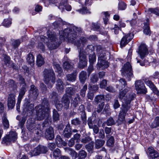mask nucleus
I'll return each mask as SVG.
<instances>
[{"instance_id":"f257e3e1","label":"nucleus","mask_w":159,"mask_h":159,"mask_svg":"<svg viewBox=\"0 0 159 159\" xmlns=\"http://www.w3.org/2000/svg\"><path fill=\"white\" fill-rule=\"evenodd\" d=\"M81 31L80 28L71 25L65 29L63 31H59L60 38H63L64 39H67L69 42L74 43L78 49H80L81 48L83 49V47L87 42V38L82 37L79 40H76L78 36V34Z\"/></svg>"},{"instance_id":"f03ea898","label":"nucleus","mask_w":159,"mask_h":159,"mask_svg":"<svg viewBox=\"0 0 159 159\" xmlns=\"http://www.w3.org/2000/svg\"><path fill=\"white\" fill-rule=\"evenodd\" d=\"M36 116L38 120H42L46 118L43 123V127L48 126L51 122V119L49 116L50 108L48 101L44 99L41 104L36 107Z\"/></svg>"},{"instance_id":"7ed1b4c3","label":"nucleus","mask_w":159,"mask_h":159,"mask_svg":"<svg viewBox=\"0 0 159 159\" xmlns=\"http://www.w3.org/2000/svg\"><path fill=\"white\" fill-rule=\"evenodd\" d=\"M135 97V94L131 93L129 95L127 100L123 104H122L119 112L118 117V120L121 122L125 121V116L128 114V112L129 111L131 106L130 103L131 101L133 100Z\"/></svg>"},{"instance_id":"20e7f679","label":"nucleus","mask_w":159,"mask_h":159,"mask_svg":"<svg viewBox=\"0 0 159 159\" xmlns=\"http://www.w3.org/2000/svg\"><path fill=\"white\" fill-rule=\"evenodd\" d=\"M44 81L49 88H51L55 82V73L53 70L45 69L43 71Z\"/></svg>"},{"instance_id":"39448f33","label":"nucleus","mask_w":159,"mask_h":159,"mask_svg":"<svg viewBox=\"0 0 159 159\" xmlns=\"http://www.w3.org/2000/svg\"><path fill=\"white\" fill-rule=\"evenodd\" d=\"M48 42L47 46L50 50L56 49L59 46L56 34L48 30L47 32Z\"/></svg>"},{"instance_id":"423d86ee","label":"nucleus","mask_w":159,"mask_h":159,"mask_svg":"<svg viewBox=\"0 0 159 159\" xmlns=\"http://www.w3.org/2000/svg\"><path fill=\"white\" fill-rule=\"evenodd\" d=\"M122 75L126 77L128 81L131 80L133 77V74L132 69V66L129 62L124 64L122 70Z\"/></svg>"},{"instance_id":"0eeeda50","label":"nucleus","mask_w":159,"mask_h":159,"mask_svg":"<svg viewBox=\"0 0 159 159\" xmlns=\"http://www.w3.org/2000/svg\"><path fill=\"white\" fill-rule=\"evenodd\" d=\"M82 49L80 48L79 52V67L81 68H83L87 66V60L86 55L83 52H81Z\"/></svg>"},{"instance_id":"6e6552de","label":"nucleus","mask_w":159,"mask_h":159,"mask_svg":"<svg viewBox=\"0 0 159 159\" xmlns=\"http://www.w3.org/2000/svg\"><path fill=\"white\" fill-rule=\"evenodd\" d=\"M135 87L136 90L138 93L145 94L147 92L144 84L141 80H138L135 81Z\"/></svg>"},{"instance_id":"1a4fd4ad","label":"nucleus","mask_w":159,"mask_h":159,"mask_svg":"<svg viewBox=\"0 0 159 159\" xmlns=\"http://www.w3.org/2000/svg\"><path fill=\"white\" fill-rule=\"evenodd\" d=\"M17 134L16 132L10 131L8 135L3 139L2 143L7 144L11 141H14L16 139Z\"/></svg>"},{"instance_id":"9d476101","label":"nucleus","mask_w":159,"mask_h":159,"mask_svg":"<svg viewBox=\"0 0 159 159\" xmlns=\"http://www.w3.org/2000/svg\"><path fill=\"white\" fill-rule=\"evenodd\" d=\"M96 47L97 54L98 57V60H106V51L104 48L100 45L96 46Z\"/></svg>"},{"instance_id":"9b49d317","label":"nucleus","mask_w":159,"mask_h":159,"mask_svg":"<svg viewBox=\"0 0 159 159\" xmlns=\"http://www.w3.org/2000/svg\"><path fill=\"white\" fill-rule=\"evenodd\" d=\"M134 35L131 33H128L124 35L120 42L121 47H124L132 39Z\"/></svg>"},{"instance_id":"f8f14e48","label":"nucleus","mask_w":159,"mask_h":159,"mask_svg":"<svg viewBox=\"0 0 159 159\" xmlns=\"http://www.w3.org/2000/svg\"><path fill=\"white\" fill-rule=\"evenodd\" d=\"M16 95L14 93H11L8 95L7 102V106L9 109H12L15 106Z\"/></svg>"},{"instance_id":"ddd939ff","label":"nucleus","mask_w":159,"mask_h":159,"mask_svg":"<svg viewBox=\"0 0 159 159\" xmlns=\"http://www.w3.org/2000/svg\"><path fill=\"white\" fill-rule=\"evenodd\" d=\"M138 53L142 59H143L147 55L148 49L146 45L145 44H141L139 48Z\"/></svg>"},{"instance_id":"4468645a","label":"nucleus","mask_w":159,"mask_h":159,"mask_svg":"<svg viewBox=\"0 0 159 159\" xmlns=\"http://www.w3.org/2000/svg\"><path fill=\"white\" fill-rule=\"evenodd\" d=\"M35 120L34 118H30L27 121V127L30 131L34 132L35 129Z\"/></svg>"},{"instance_id":"2eb2a0df","label":"nucleus","mask_w":159,"mask_h":159,"mask_svg":"<svg viewBox=\"0 0 159 159\" xmlns=\"http://www.w3.org/2000/svg\"><path fill=\"white\" fill-rule=\"evenodd\" d=\"M97 68L98 70H102L109 66V63L106 60H98Z\"/></svg>"},{"instance_id":"dca6fc26","label":"nucleus","mask_w":159,"mask_h":159,"mask_svg":"<svg viewBox=\"0 0 159 159\" xmlns=\"http://www.w3.org/2000/svg\"><path fill=\"white\" fill-rule=\"evenodd\" d=\"M53 129L52 127H49L47 129L45 132V137L47 139L51 140L54 138Z\"/></svg>"},{"instance_id":"f3484780","label":"nucleus","mask_w":159,"mask_h":159,"mask_svg":"<svg viewBox=\"0 0 159 159\" xmlns=\"http://www.w3.org/2000/svg\"><path fill=\"white\" fill-rule=\"evenodd\" d=\"M61 102L63 106V107L66 109H67L69 107L70 101L66 94L63 95L61 98Z\"/></svg>"},{"instance_id":"a211bd4d","label":"nucleus","mask_w":159,"mask_h":159,"mask_svg":"<svg viewBox=\"0 0 159 159\" xmlns=\"http://www.w3.org/2000/svg\"><path fill=\"white\" fill-rule=\"evenodd\" d=\"M72 134L71 129L69 124L66 126L62 134L63 136L66 138H69Z\"/></svg>"},{"instance_id":"6ab92c4d","label":"nucleus","mask_w":159,"mask_h":159,"mask_svg":"<svg viewBox=\"0 0 159 159\" xmlns=\"http://www.w3.org/2000/svg\"><path fill=\"white\" fill-rule=\"evenodd\" d=\"M67 0H62L59 6V8L60 9H61L62 11L65 8L66 10L70 11L71 9V6L67 4Z\"/></svg>"},{"instance_id":"aec40b11","label":"nucleus","mask_w":159,"mask_h":159,"mask_svg":"<svg viewBox=\"0 0 159 159\" xmlns=\"http://www.w3.org/2000/svg\"><path fill=\"white\" fill-rule=\"evenodd\" d=\"M145 82L146 84L152 89L155 93L159 96V91L157 90L152 81L149 80H146Z\"/></svg>"},{"instance_id":"412c9836","label":"nucleus","mask_w":159,"mask_h":159,"mask_svg":"<svg viewBox=\"0 0 159 159\" xmlns=\"http://www.w3.org/2000/svg\"><path fill=\"white\" fill-rule=\"evenodd\" d=\"M56 143L57 146L59 147H61L62 145L66 146L67 145V143L63 141L60 135H57L56 139Z\"/></svg>"},{"instance_id":"4be33fe9","label":"nucleus","mask_w":159,"mask_h":159,"mask_svg":"<svg viewBox=\"0 0 159 159\" xmlns=\"http://www.w3.org/2000/svg\"><path fill=\"white\" fill-rule=\"evenodd\" d=\"M80 99V95L78 93L76 94V96L72 99L71 102L72 106L75 108L78 105Z\"/></svg>"},{"instance_id":"5701e85b","label":"nucleus","mask_w":159,"mask_h":159,"mask_svg":"<svg viewBox=\"0 0 159 159\" xmlns=\"http://www.w3.org/2000/svg\"><path fill=\"white\" fill-rule=\"evenodd\" d=\"M21 89L20 90L19 96L18 99L21 100L25 95L26 91V85L23 84L22 86H21Z\"/></svg>"},{"instance_id":"b1692460","label":"nucleus","mask_w":159,"mask_h":159,"mask_svg":"<svg viewBox=\"0 0 159 159\" xmlns=\"http://www.w3.org/2000/svg\"><path fill=\"white\" fill-rule=\"evenodd\" d=\"M64 149L68 152L73 159H75L77 157V153L74 150L69 148H65Z\"/></svg>"},{"instance_id":"393cba45","label":"nucleus","mask_w":159,"mask_h":159,"mask_svg":"<svg viewBox=\"0 0 159 159\" xmlns=\"http://www.w3.org/2000/svg\"><path fill=\"white\" fill-rule=\"evenodd\" d=\"M64 84L62 80L60 79H57L56 81V88L59 91H62L64 89Z\"/></svg>"},{"instance_id":"a878e982","label":"nucleus","mask_w":159,"mask_h":159,"mask_svg":"<svg viewBox=\"0 0 159 159\" xmlns=\"http://www.w3.org/2000/svg\"><path fill=\"white\" fill-rule=\"evenodd\" d=\"M30 92L31 94H32L33 97L35 98H37L39 94L38 89L34 85L31 86Z\"/></svg>"},{"instance_id":"bb28decb","label":"nucleus","mask_w":159,"mask_h":159,"mask_svg":"<svg viewBox=\"0 0 159 159\" xmlns=\"http://www.w3.org/2000/svg\"><path fill=\"white\" fill-rule=\"evenodd\" d=\"M105 141L104 140L97 139L95 141V147L96 149H99L101 148L104 144Z\"/></svg>"},{"instance_id":"cd10ccee","label":"nucleus","mask_w":159,"mask_h":159,"mask_svg":"<svg viewBox=\"0 0 159 159\" xmlns=\"http://www.w3.org/2000/svg\"><path fill=\"white\" fill-rule=\"evenodd\" d=\"M119 84L117 85V87L120 90L124 88L127 84L125 80L123 79H120L119 81Z\"/></svg>"},{"instance_id":"c85d7f7f","label":"nucleus","mask_w":159,"mask_h":159,"mask_svg":"<svg viewBox=\"0 0 159 159\" xmlns=\"http://www.w3.org/2000/svg\"><path fill=\"white\" fill-rule=\"evenodd\" d=\"M2 119V123L4 128L5 129L8 128L9 126V122L5 114L3 115Z\"/></svg>"},{"instance_id":"c756f323","label":"nucleus","mask_w":159,"mask_h":159,"mask_svg":"<svg viewBox=\"0 0 159 159\" xmlns=\"http://www.w3.org/2000/svg\"><path fill=\"white\" fill-rule=\"evenodd\" d=\"M36 64L38 66H41L44 63V58L40 54L37 55L36 60Z\"/></svg>"},{"instance_id":"7c9ffc66","label":"nucleus","mask_w":159,"mask_h":159,"mask_svg":"<svg viewBox=\"0 0 159 159\" xmlns=\"http://www.w3.org/2000/svg\"><path fill=\"white\" fill-rule=\"evenodd\" d=\"M79 79L81 83L84 84L87 79V73L86 71H82L79 75Z\"/></svg>"},{"instance_id":"2f4dec72","label":"nucleus","mask_w":159,"mask_h":159,"mask_svg":"<svg viewBox=\"0 0 159 159\" xmlns=\"http://www.w3.org/2000/svg\"><path fill=\"white\" fill-rule=\"evenodd\" d=\"M66 92L68 94L71 96L73 95L76 92V89L73 87H67L66 89Z\"/></svg>"},{"instance_id":"473e14b6","label":"nucleus","mask_w":159,"mask_h":159,"mask_svg":"<svg viewBox=\"0 0 159 159\" xmlns=\"http://www.w3.org/2000/svg\"><path fill=\"white\" fill-rule=\"evenodd\" d=\"M26 60L29 64L31 65H34V57L32 53H30L29 54Z\"/></svg>"},{"instance_id":"72a5a7b5","label":"nucleus","mask_w":159,"mask_h":159,"mask_svg":"<svg viewBox=\"0 0 159 159\" xmlns=\"http://www.w3.org/2000/svg\"><path fill=\"white\" fill-rule=\"evenodd\" d=\"M12 45L14 48L17 47L20 44L21 42L23 41L22 39L16 40H12Z\"/></svg>"},{"instance_id":"f704fd0d","label":"nucleus","mask_w":159,"mask_h":159,"mask_svg":"<svg viewBox=\"0 0 159 159\" xmlns=\"http://www.w3.org/2000/svg\"><path fill=\"white\" fill-rule=\"evenodd\" d=\"M39 149V147L38 146L36 148H34L33 150L31 151L30 152V154L31 157H32L33 156H37L40 154Z\"/></svg>"},{"instance_id":"c9c22d12","label":"nucleus","mask_w":159,"mask_h":159,"mask_svg":"<svg viewBox=\"0 0 159 159\" xmlns=\"http://www.w3.org/2000/svg\"><path fill=\"white\" fill-rule=\"evenodd\" d=\"M76 72H74L72 74L67 75L66 77L67 80L72 81H74L76 78Z\"/></svg>"},{"instance_id":"e433bc0d","label":"nucleus","mask_w":159,"mask_h":159,"mask_svg":"<svg viewBox=\"0 0 159 159\" xmlns=\"http://www.w3.org/2000/svg\"><path fill=\"white\" fill-rule=\"evenodd\" d=\"M53 66L55 70V71L57 72L59 74L61 75V74L62 72V70L61 68L60 67L59 64H57L55 62H54L53 63Z\"/></svg>"},{"instance_id":"4c0bfd02","label":"nucleus","mask_w":159,"mask_h":159,"mask_svg":"<svg viewBox=\"0 0 159 159\" xmlns=\"http://www.w3.org/2000/svg\"><path fill=\"white\" fill-rule=\"evenodd\" d=\"M151 127L152 128H154L157 126H159V116L156 117L154 121L151 125Z\"/></svg>"},{"instance_id":"58836bf2","label":"nucleus","mask_w":159,"mask_h":159,"mask_svg":"<svg viewBox=\"0 0 159 159\" xmlns=\"http://www.w3.org/2000/svg\"><path fill=\"white\" fill-rule=\"evenodd\" d=\"M2 25L6 27H8L11 24V19H5L2 23Z\"/></svg>"},{"instance_id":"ea45409f","label":"nucleus","mask_w":159,"mask_h":159,"mask_svg":"<svg viewBox=\"0 0 159 159\" xmlns=\"http://www.w3.org/2000/svg\"><path fill=\"white\" fill-rule=\"evenodd\" d=\"M50 98L54 102L59 100L58 94L54 91L51 94Z\"/></svg>"},{"instance_id":"a19ab883","label":"nucleus","mask_w":159,"mask_h":159,"mask_svg":"<svg viewBox=\"0 0 159 159\" xmlns=\"http://www.w3.org/2000/svg\"><path fill=\"white\" fill-rule=\"evenodd\" d=\"M63 67L64 69L68 70L72 69L73 68V66L68 62L65 61L63 63Z\"/></svg>"},{"instance_id":"79ce46f5","label":"nucleus","mask_w":159,"mask_h":159,"mask_svg":"<svg viewBox=\"0 0 159 159\" xmlns=\"http://www.w3.org/2000/svg\"><path fill=\"white\" fill-rule=\"evenodd\" d=\"M104 96L103 95H99L96 96L94 98V101L96 103H98L101 102L102 100H104Z\"/></svg>"},{"instance_id":"37998d69","label":"nucleus","mask_w":159,"mask_h":159,"mask_svg":"<svg viewBox=\"0 0 159 159\" xmlns=\"http://www.w3.org/2000/svg\"><path fill=\"white\" fill-rule=\"evenodd\" d=\"M87 155V152L84 150H81L79 153V159H84L86 157Z\"/></svg>"},{"instance_id":"c03bdc74","label":"nucleus","mask_w":159,"mask_h":159,"mask_svg":"<svg viewBox=\"0 0 159 159\" xmlns=\"http://www.w3.org/2000/svg\"><path fill=\"white\" fill-rule=\"evenodd\" d=\"M98 89V85H97L90 84L89 85V89L94 92H97Z\"/></svg>"},{"instance_id":"a18cd8bd","label":"nucleus","mask_w":159,"mask_h":159,"mask_svg":"<svg viewBox=\"0 0 159 159\" xmlns=\"http://www.w3.org/2000/svg\"><path fill=\"white\" fill-rule=\"evenodd\" d=\"M90 80L91 82L93 83L97 82L98 80L97 75L96 74H93L90 77Z\"/></svg>"},{"instance_id":"49530a36","label":"nucleus","mask_w":159,"mask_h":159,"mask_svg":"<svg viewBox=\"0 0 159 159\" xmlns=\"http://www.w3.org/2000/svg\"><path fill=\"white\" fill-rule=\"evenodd\" d=\"M143 33L146 35H150L151 34L148 25L146 24L145 25L143 30Z\"/></svg>"},{"instance_id":"de8ad7c7","label":"nucleus","mask_w":159,"mask_h":159,"mask_svg":"<svg viewBox=\"0 0 159 159\" xmlns=\"http://www.w3.org/2000/svg\"><path fill=\"white\" fill-rule=\"evenodd\" d=\"M107 145L109 147H112L114 143V139L113 137H111L107 141Z\"/></svg>"},{"instance_id":"09e8293b","label":"nucleus","mask_w":159,"mask_h":159,"mask_svg":"<svg viewBox=\"0 0 159 159\" xmlns=\"http://www.w3.org/2000/svg\"><path fill=\"white\" fill-rule=\"evenodd\" d=\"M121 28L118 26L117 25H115L114 27H111V30L114 32L115 34H118Z\"/></svg>"},{"instance_id":"8fccbe9b","label":"nucleus","mask_w":159,"mask_h":159,"mask_svg":"<svg viewBox=\"0 0 159 159\" xmlns=\"http://www.w3.org/2000/svg\"><path fill=\"white\" fill-rule=\"evenodd\" d=\"M89 62L91 64H93L96 61V55L94 53L90 54L89 56Z\"/></svg>"},{"instance_id":"3c124183","label":"nucleus","mask_w":159,"mask_h":159,"mask_svg":"<svg viewBox=\"0 0 159 159\" xmlns=\"http://www.w3.org/2000/svg\"><path fill=\"white\" fill-rule=\"evenodd\" d=\"M128 91V89H125L124 90L120 92L119 98L121 100L122 99L125 97L126 93Z\"/></svg>"},{"instance_id":"603ef678","label":"nucleus","mask_w":159,"mask_h":159,"mask_svg":"<svg viewBox=\"0 0 159 159\" xmlns=\"http://www.w3.org/2000/svg\"><path fill=\"white\" fill-rule=\"evenodd\" d=\"M59 115L57 111L54 109L53 111V120L56 121L59 120Z\"/></svg>"},{"instance_id":"864d4df0","label":"nucleus","mask_w":159,"mask_h":159,"mask_svg":"<svg viewBox=\"0 0 159 159\" xmlns=\"http://www.w3.org/2000/svg\"><path fill=\"white\" fill-rule=\"evenodd\" d=\"M38 146L39 148V150L40 154L41 153H45L48 152V149L47 147L42 145H39Z\"/></svg>"},{"instance_id":"5fc2aeb1","label":"nucleus","mask_w":159,"mask_h":159,"mask_svg":"<svg viewBox=\"0 0 159 159\" xmlns=\"http://www.w3.org/2000/svg\"><path fill=\"white\" fill-rule=\"evenodd\" d=\"M87 89V84H85L82 89L81 90L80 93V95L82 97H84L85 95L86 91Z\"/></svg>"},{"instance_id":"6e6d98bb","label":"nucleus","mask_w":159,"mask_h":159,"mask_svg":"<svg viewBox=\"0 0 159 159\" xmlns=\"http://www.w3.org/2000/svg\"><path fill=\"white\" fill-rule=\"evenodd\" d=\"M77 11L82 14L91 13V12L85 7H84L82 9H78Z\"/></svg>"},{"instance_id":"4d7b16f0","label":"nucleus","mask_w":159,"mask_h":159,"mask_svg":"<svg viewBox=\"0 0 159 159\" xmlns=\"http://www.w3.org/2000/svg\"><path fill=\"white\" fill-rule=\"evenodd\" d=\"M55 104V107L58 111L61 110L62 107H63L62 103H61L60 101L58 100V101L54 102Z\"/></svg>"},{"instance_id":"13d9d810","label":"nucleus","mask_w":159,"mask_h":159,"mask_svg":"<svg viewBox=\"0 0 159 159\" xmlns=\"http://www.w3.org/2000/svg\"><path fill=\"white\" fill-rule=\"evenodd\" d=\"M107 80L105 79H103L101 81L99 84L100 88L103 89L105 88L107 84Z\"/></svg>"},{"instance_id":"bf43d9fd","label":"nucleus","mask_w":159,"mask_h":159,"mask_svg":"<svg viewBox=\"0 0 159 159\" xmlns=\"http://www.w3.org/2000/svg\"><path fill=\"white\" fill-rule=\"evenodd\" d=\"M148 11L151 13H154L158 16H159V8H150L148 9Z\"/></svg>"},{"instance_id":"052dcab7","label":"nucleus","mask_w":159,"mask_h":159,"mask_svg":"<svg viewBox=\"0 0 159 159\" xmlns=\"http://www.w3.org/2000/svg\"><path fill=\"white\" fill-rule=\"evenodd\" d=\"M53 154L54 157H57L61 155V152L59 149L57 148L54 151Z\"/></svg>"},{"instance_id":"680f3d73","label":"nucleus","mask_w":159,"mask_h":159,"mask_svg":"<svg viewBox=\"0 0 159 159\" xmlns=\"http://www.w3.org/2000/svg\"><path fill=\"white\" fill-rule=\"evenodd\" d=\"M106 123L108 126H111L115 124V121L112 118L110 117L107 120Z\"/></svg>"},{"instance_id":"e2e57ef3","label":"nucleus","mask_w":159,"mask_h":159,"mask_svg":"<svg viewBox=\"0 0 159 159\" xmlns=\"http://www.w3.org/2000/svg\"><path fill=\"white\" fill-rule=\"evenodd\" d=\"M81 122V121L78 118H75L71 120L72 124L75 125H80Z\"/></svg>"},{"instance_id":"0e129e2a","label":"nucleus","mask_w":159,"mask_h":159,"mask_svg":"<svg viewBox=\"0 0 159 159\" xmlns=\"http://www.w3.org/2000/svg\"><path fill=\"white\" fill-rule=\"evenodd\" d=\"M4 62L6 65L9 66L11 63L10 57L7 55H5L4 56Z\"/></svg>"},{"instance_id":"69168bd1","label":"nucleus","mask_w":159,"mask_h":159,"mask_svg":"<svg viewBox=\"0 0 159 159\" xmlns=\"http://www.w3.org/2000/svg\"><path fill=\"white\" fill-rule=\"evenodd\" d=\"M159 156V154L156 151L149 154V156L152 159L156 158L158 157Z\"/></svg>"},{"instance_id":"338daca9","label":"nucleus","mask_w":159,"mask_h":159,"mask_svg":"<svg viewBox=\"0 0 159 159\" xmlns=\"http://www.w3.org/2000/svg\"><path fill=\"white\" fill-rule=\"evenodd\" d=\"M104 105V102H102L101 104H99L97 107V111L98 113L101 112L103 109Z\"/></svg>"},{"instance_id":"774afa93","label":"nucleus","mask_w":159,"mask_h":159,"mask_svg":"<svg viewBox=\"0 0 159 159\" xmlns=\"http://www.w3.org/2000/svg\"><path fill=\"white\" fill-rule=\"evenodd\" d=\"M92 27L94 30H100V26L98 23H93Z\"/></svg>"}]
</instances>
